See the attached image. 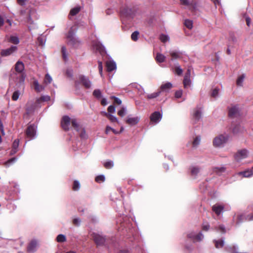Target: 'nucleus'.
<instances>
[{"mask_svg":"<svg viewBox=\"0 0 253 253\" xmlns=\"http://www.w3.org/2000/svg\"><path fill=\"white\" fill-rule=\"evenodd\" d=\"M15 70L16 73H13L10 77V83L12 81L15 82L17 88H20L24 85L25 75L23 72L24 70V65L22 61H18L15 65Z\"/></svg>","mask_w":253,"mask_h":253,"instance_id":"nucleus-1","label":"nucleus"},{"mask_svg":"<svg viewBox=\"0 0 253 253\" xmlns=\"http://www.w3.org/2000/svg\"><path fill=\"white\" fill-rule=\"evenodd\" d=\"M91 237L97 246H104L109 250L112 247L116 248L117 246V243L114 242L112 239L107 238L102 234L92 233Z\"/></svg>","mask_w":253,"mask_h":253,"instance_id":"nucleus-2","label":"nucleus"},{"mask_svg":"<svg viewBox=\"0 0 253 253\" xmlns=\"http://www.w3.org/2000/svg\"><path fill=\"white\" fill-rule=\"evenodd\" d=\"M71 123L74 128L77 131H79L80 125H79L77 119H72L71 120V118L68 116H64L63 117L61 122V125L64 130L67 131L69 130V127Z\"/></svg>","mask_w":253,"mask_h":253,"instance_id":"nucleus-3","label":"nucleus"},{"mask_svg":"<svg viewBox=\"0 0 253 253\" xmlns=\"http://www.w3.org/2000/svg\"><path fill=\"white\" fill-rule=\"evenodd\" d=\"M77 30L76 28L72 27L66 37L68 44L74 47H77L81 43V41L75 35Z\"/></svg>","mask_w":253,"mask_h":253,"instance_id":"nucleus-4","label":"nucleus"},{"mask_svg":"<svg viewBox=\"0 0 253 253\" xmlns=\"http://www.w3.org/2000/svg\"><path fill=\"white\" fill-rule=\"evenodd\" d=\"M229 136L227 134H220L215 137L213 140V145L215 147H220L227 141Z\"/></svg>","mask_w":253,"mask_h":253,"instance_id":"nucleus-5","label":"nucleus"},{"mask_svg":"<svg viewBox=\"0 0 253 253\" xmlns=\"http://www.w3.org/2000/svg\"><path fill=\"white\" fill-rule=\"evenodd\" d=\"M187 237L190 239L194 243L195 242H201L204 238V236L201 232L197 234L195 231H191L187 234Z\"/></svg>","mask_w":253,"mask_h":253,"instance_id":"nucleus-6","label":"nucleus"},{"mask_svg":"<svg viewBox=\"0 0 253 253\" xmlns=\"http://www.w3.org/2000/svg\"><path fill=\"white\" fill-rule=\"evenodd\" d=\"M249 152L246 149L238 150L234 155V158L237 162H240L242 160L246 158L248 156Z\"/></svg>","mask_w":253,"mask_h":253,"instance_id":"nucleus-7","label":"nucleus"},{"mask_svg":"<svg viewBox=\"0 0 253 253\" xmlns=\"http://www.w3.org/2000/svg\"><path fill=\"white\" fill-rule=\"evenodd\" d=\"M26 134L29 140L35 138L36 135V126L34 125H29L26 129Z\"/></svg>","mask_w":253,"mask_h":253,"instance_id":"nucleus-8","label":"nucleus"},{"mask_svg":"<svg viewBox=\"0 0 253 253\" xmlns=\"http://www.w3.org/2000/svg\"><path fill=\"white\" fill-rule=\"evenodd\" d=\"M135 11L133 8L126 6L121 10L122 16L126 17H132L134 15Z\"/></svg>","mask_w":253,"mask_h":253,"instance_id":"nucleus-9","label":"nucleus"},{"mask_svg":"<svg viewBox=\"0 0 253 253\" xmlns=\"http://www.w3.org/2000/svg\"><path fill=\"white\" fill-rule=\"evenodd\" d=\"M229 117L232 118H235L240 115V110L237 105L233 106L229 109Z\"/></svg>","mask_w":253,"mask_h":253,"instance_id":"nucleus-10","label":"nucleus"},{"mask_svg":"<svg viewBox=\"0 0 253 253\" xmlns=\"http://www.w3.org/2000/svg\"><path fill=\"white\" fill-rule=\"evenodd\" d=\"M38 247V242L36 239H33L29 243L27 250L29 253H33L35 252Z\"/></svg>","mask_w":253,"mask_h":253,"instance_id":"nucleus-11","label":"nucleus"},{"mask_svg":"<svg viewBox=\"0 0 253 253\" xmlns=\"http://www.w3.org/2000/svg\"><path fill=\"white\" fill-rule=\"evenodd\" d=\"M202 108L197 107L193 111V120L195 123H196L202 118Z\"/></svg>","mask_w":253,"mask_h":253,"instance_id":"nucleus-12","label":"nucleus"},{"mask_svg":"<svg viewBox=\"0 0 253 253\" xmlns=\"http://www.w3.org/2000/svg\"><path fill=\"white\" fill-rule=\"evenodd\" d=\"M17 49V47L15 45H12L10 47L3 49L0 52V55L2 56H7L13 52H15Z\"/></svg>","mask_w":253,"mask_h":253,"instance_id":"nucleus-13","label":"nucleus"},{"mask_svg":"<svg viewBox=\"0 0 253 253\" xmlns=\"http://www.w3.org/2000/svg\"><path fill=\"white\" fill-rule=\"evenodd\" d=\"M79 79L81 83H82L86 88L88 89L91 87V83L88 78L84 75H80L79 76Z\"/></svg>","mask_w":253,"mask_h":253,"instance_id":"nucleus-14","label":"nucleus"},{"mask_svg":"<svg viewBox=\"0 0 253 253\" xmlns=\"http://www.w3.org/2000/svg\"><path fill=\"white\" fill-rule=\"evenodd\" d=\"M224 205L219 203L215 204L212 207V211L217 215H219L223 212Z\"/></svg>","mask_w":253,"mask_h":253,"instance_id":"nucleus-15","label":"nucleus"},{"mask_svg":"<svg viewBox=\"0 0 253 253\" xmlns=\"http://www.w3.org/2000/svg\"><path fill=\"white\" fill-rule=\"evenodd\" d=\"M162 118V114L160 112L155 111L150 116V120L152 122L156 124L159 123Z\"/></svg>","mask_w":253,"mask_h":253,"instance_id":"nucleus-16","label":"nucleus"},{"mask_svg":"<svg viewBox=\"0 0 253 253\" xmlns=\"http://www.w3.org/2000/svg\"><path fill=\"white\" fill-rule=\"evenodd\" d=\"M244 220L252 221L253 220V213L252 214H248L245 215L244 214H240L238 216L237 221L236 223L239 224Z\"/></svg>","mask_w":253,"mask_h":253,"instance_id":"nucleus-17","label":"nucleus"},{"mask_svg":"<svg viewBox=\"0 0 253 253\" xmlns=\"http://www.w3.org/2000/svg\"><path fill=\"white\" fill-rule=\"evenodd\" d=\"M107 71L111 72L116 69L117 66L115 62L113 60L107 61L106 63Z\"/></svg>","mask_w":253,"mask_h":253,"instance_id":"nucleus-18","label":"nucleus"},{"mask_svg":"<svg viewBox=\"0 0 253 253\" xmlns=\"http://www.w3.org/2000/svg\"><path fill=\"white\" fill-rule=\"evenodd\" d=\"M172 87V84L169 82H168L161 85L160 90L159 91H161V92L162 91L169 92Z\"/></svg>","mask_w":253,"mask_h":253,"instance_id":"nucleus-19","label":"nucleus"},{"mask_svg":"<svg viewBox=\"0 0 253 253\" xmlns=\"http://www.w3.org/2000/svg\"><path fill=\"white\" fill-rule=\"evenodd\" d=\"M140 120V118L138 117H128L126 120V123L130 125L133 126L137 124Z\"/></svg>","mask_w":253,"mask_h":253,"instance_id":"nucleus-20","label":"nucleus"},{"mask_svg":"<svg viewBox=\"0 0 253 253\" xmlns=\"http://www.w3.org/2000/svg\"><path fill=\"white\" fill-rule=\"evenodd\" d=\"M19 144V139H15L13 142L12 149L10 152V155H13L18 151V148Z\"/></svg>","mask_w":253,"mask_h":253,"instance_id":"nucleus-21","label":"nucleus"},{"mask_svg":"<svg viewBox=\"0 0 253 253\" xmlns=\"http://www.w3.org/2000/svg\"><path fill=\"white\" fill-rule=\"evenodd\" d=\"M169 53L171 57V60L173 59H178L181 57L180 52L176 50H170L169 51Z\"/></svg>","mask_w":253,"mask_h":253,"instance_id":"nucleus-22","label":"nucleus"},{"mask_svg":"<svg viewBox=\"0 0 253 253\" xmlns=\"http://www.w3.org/2000/svg\"><path fill=\"white\" fill-rule=\"evenodd\" d=\"M81 10L80 6H77L71 9L69 14V18L71 19V16L76 15Z\"/></svg>","mask_w":253,"mask_h":253,"instance_id":"nucleus-23","label":"nucleus"},{"mask_svg":"<svg viewBox=\"0 0 253 253\" xmlns=\"http://www.w3.org/2000/svg\"><path fill=\"white\" fill-rule=\"evenodd\" d=\"M35 90L37 92H41L44 90V87L42 85H40L38 80H35L33 82Z\"/></svg>","mask_w":253,"mask_h":253,"instance_id":"nucleus-24","label":"nucleus"},{"mask_svg":"<svg viewBox=\"0 0 253 253\" xmlns=\"http://www.w3.org/2000/svg\"><path fill=\"white\" fill-rule=\"evenodd\" d=\"M191 174L192 176L196 177L200 171V168L197 166L190 167Z\"/></svg>","mask_w":253,"mask_h":253,"instance_id":"nucleus-25","label":"nucleus"},{"mask_svg":"<svg viewBox=\"0 0 253 253\" xmlns=\"http://www.w3.org/2000/svg\"><path fill=\"white\" fill-rule=\"evenodd\" d=\"M213 170L214 172L220 175L225 171L226 168L224 167H214Z\"/></svg>","mask_w":253,"mask_h":253,"instance_id":"nucleus-26","label":"nucleus"},{"mask_svg":"<svg viewBox=\"0 0 253 253\" xmlns=\"http://www.w3.org/2000/svg\"><path fill=\"white\" fill-rule=\"evenodd\" d=\"M240 174L242 175L245 177H249L253 174V167L251 169L241 172Z\"/></svg>","mask_w":253,"mask_h":253,"instance_id":"nucleus-27","label":"nucleus"},{"mask_svg":"<svg viewBox=\"0 0 253 253\" xmlns=\"http://www.w3.org/2000/svg\"><path fill=\"white\" fill-rule=\"evenodd\" d=\"M166 57L162 53H157L155 59L158 63H163L165 61Z\"/></svg>","mask_w":253,"mask_h":253,"instance_id":"nucleus-28","label":"nucleus"},{"mask_svg":"<svg viewBox=\"0 0 253 253\" xmlns=\"http://www.w3.org/2000/svg\"><path fill=\"white\" fill-rule=\"evenodd\" d=\"M92 95L98 100L101 99L102 97V92L99 89H95L94 90L92 93Z\"/></svg>","mask_w":253,"mask_h":253,"instance_id":"nucleus-29","label":"nucleus"},{"mask_svg":"<svg viewBox=\"0 0 253 253\" xmlns=\"http://www.w3.org/2000/svg\"><path fill=\"white\" fill-rule=\"evenodd\" d=\"M213 242L215 244V246L216 248H222L224 245V239H221L218 240H214Z\"/></svg>","mask_w":253,"mask_h":253,"instance_id":"nucleus-30","label":"nucleus"},{"mask_svg":"<svg viewBox=\"0 0 253 253\" xmlns=\"http://www.w3.org/2000/svg\"><path fill=\"white\" fill-rule=\"evenodd\" d=\"M102 113H103L112 122H118V119L117 117L115 116H113L111 114H110L108 113H106L105 112H103Z\"/></svg>","mask_w":253,"mask_h":253,"instance_id":"nucleus-31","label":"nucleus"},{"mask_svg":"<svg viewBox=\"0 0 253 253\" xmlns=\"http://www.w3.org/2000/svg\"><path fill=\"white\" fill-rule=\"evenodd\" d=\"M61 52L62 54V57L65 61H66L68 59V54L67 52L66 48L65 46H63L61 48Z\"/></svg>","mask_w":253,"mask_h":253,"instance_id":"nucleus-32","label":"nucleus"},{"mask_svg":"<svg viewBox=\"0 0 253 253\" xmlns=\"http://www.w3.org/2000/svg\"><path fill=\"white\" fill-rule=\"evenodd\" d=\"M219 91V88L218 87H215L213 89L211 92V96L214 98H217L218 97Z\"/></svg>","mask_w":253,"mask_h":253,"instance_id":"nucleus-33","label":"nucleus"},{"mask_svg":"<svg viewBox=\"0 0 253 253\" xmlns=\"http://www.w3.org/2000/svg\"><path fill=\"white\" fill-rule=\"evenodd\" d=\"M193 21L189 19H185L184 20V24L189 29H192L193 28Z\"/></svg>","mask_w":253,"mask_h":253,"instance_id":"nucleus-34","label":"nucleus"},{"mask_svg":"<svg viewBox=\"0 0 253 253\" xmlns=\"http://www.w3.org/2000/svg\"><path fill=\"white\" fill-rule=\"evenodd\" d=\"M17 160L16 157H13L9 159L7 161L4 163V165L5 167H8L10 164L14 163Z\"/></svg>","mask_w":253,"mask_h":253,"instance_id":"nucleus-35","label":"nucleus"},{"mask_svg":"<svg viewBox=\"0 0 253 253\" xmlns=\"http://www.w3.org/2000/svg\"><path fill=\"white\" fill-rule=\"evenodd\" d=\"M191 84V81L190 78H188V76H185L183 80V84L185 88L190 86Z\"/></svg>","mask_w":253,"mask_h":253,"instance_id":"nucleus-36","label":"nucleus"},{"mask_svg":"<svg viewBox=\"0 0 253 253\" xmlns=\"http://www.w3.org/2000/svg\"><path fill=\"white\" fill-rule=\"evenodd\" d=\"M161 93V91H157L156 92L147 95V97L149 99H153L158 96Z\"/></svg>","mask_w":253,"mask_h":253,"instance_id":"nucleus-37","label":"nucleus"},{"mask_svg":"<svg viewBox=\"0 0 253 253\" xmlns=\"http://www.w3.org/2000/svg\"><path fill=\"white\" fill-rule=\"evenodd\" d=\"M161 41L164 43L168 41H169V38L168 35H165L164 34H162L160 36L159 38Z\"/></svg>","mask_w":253,"mask_h":253,"instance_id":"nucleus-38","label":"nucleus"},{"mask_svg":"<svg viewBox=\"0 0 253 253\" xmlns=\"http://www.w3.org/2000/svg\"><path fill=\"white\" fill-rule=\"evenodd\" d=\"M78 132H79V134L81 138L86 139L87 138V135L84 128H82L80 126L79 131Z\"/></svg>","mask_w":253,"mask_h":253,"instance_id":"nucleus-39","label":"nucleus"},{"mask_svg":"<svg viewBox=\"0 0 253 253\" xmlns=\"http://www.w3.org/2000/svg\"><path fill=\"white\" fill-rule=\"evenodd\" d=\"M245 78V75L242 74L241 76L238 77V78L237 80V84L238 86H242L243 82L244 80V79Z\"/></svg>","mask_w":253,"mask_h":253,"instance_id":"nucleus-40","label":"nucleus"},{"mask_svg":"<svg viewBox=\"0 0 253 253\" xmlns=\"http://www.w3.org/2000/svg\"><path fill=\"white\" fill-rule=\"evenodd\" d=\"M201 142V136L200 135L196 136L193 141V147H197L198 146Z\"/></svg>","mask_w":253,"mask_h":253,"instance_id":"nucleus-41","label":"nucleus"},{"mask_svg":"<svg viewBox=\"0 0 253 253\" xmlns=\"http://www.w3.org/2000/svg\"><path fill=\"white\" fill-rule=\"evenodd\" d=\"M9 42L14 43V44H18L19 42V40L18 37L17 36H10L9 39Z\"/></svg>","mask_w":253,"mask_h":253,"instance_id":"nucleus-42","label":"nucleus"},{"mask_svg":"<svg viewBox=\"0 0 253 253\" xmlns=\"http://www.w3.org/2000/svg\"><path fill=\"white\" fill-rule=\"evenodd\" d=\"M66 236L63 234H59L56 237V241L58 242L62 243L66 241Z\"/></svg>","mask_w":253,"mask_h":253,"instance_id":"nucleus-43","label":"nucleus"},{"mask_svg":"<svg viewBox=\"0 0 253 253\" xmlns=\"http://www.w3.org/2000/svg\"><path fill=\"white\" fill-rule=\"evenodd\" d=\"M80 188V184L79 181L78 180H75L74 181L73 186V189L74 191H78Z\"/></svg>","mask_w":253,"mask_h":253,"instance_id":"nucleus-44","label":"nucleus"},{"mask_svg":"<svg viewBox=\"0 0 253 253\" xmlns=\"http://www.w3.org/2000/svg\"><path fill=\"white\" fill-rule=\"evenodd\" d=\"M126 109L125 107H123L118 112V114L120 116L123 117L126 114Z\"/></svg>","mask_w":253,"mask_h":253,"instance_id":"nucleus-45","label":"nucleus"},{"mask_svg":"<svg viewBox=\"0 0 253 253\" xmlns=\"http://www.w3.org/2000/svg\"><path fill=\"white\" fill-rule=\"evenodd\" d=\"M20 94V93L19 90L15 91L12 94V99L13 101H16L18 99Z\"/></svg>","mask_w":253,"mask_h":253,"instance_id":"nucleus-46","label":"nucleus"},{"mask_svg":"<svg viewBox=\"0 0 253 253\" xmlns=\"http://www.w3.org/2000/svg\"><path fill=\"white\" fill-rule=\"evenodd\" d=\"M139 34V32L137 31L133 32L131 35V39L133 41H136L138 40Z\"/></svg>","mask_w":253,"mask_h":253,"instance_id":"nucleus-47","label":"nucleus"},{"mask_svg":"<svg viewBox=\"0 0 253 253\" xmlns=\"http://www.w3.org/2000/svg\"><path fill=\"white\" fill-rule=\"evenodd\" d=\"M175 72L178 76L181 75L182 74L183 70L179 65H176L175 66Z\"/></svg>","mask_w":253,"mask_h":253,"instance_id":"nucleus-48","label":"nucleus"},{"mask_svg":"<svg viewBox=\"0 0 253 253\" xmlns=\"http://www.w3.org/2000/svg\"><path fill=\"white\" fill-rule=\"evenodd\" d=\"M105 180V177L104 175H99L96 177L95 181L97 182H103Z\"/></svg>","mask_w":253,"mask_h":253,"instance_id":"nucleus-49","label":"nucleus"},{"mask_svg":"<svg viewBox=\"0 0 253 253\" xmlns=\"http://www.w3.org/2000/svg\"><path fill=\"white\" fill-rule=\"evenodd\" d=\"M113 162L111 161H109L104 163V166L106 169H110L113 167Z\"/></svg>","mask_w":253,"mask_h":253,"instance_id":"nucleus-50","label":"nucleus"},{"mask_svg":"<svg viewBox=\"0 0 253 253\" xmlns=\"http://www.w3.org/2000/svg\"><path fill=\"white\" fill-rule=\"evenodd\" d=\"M215 229L217 231H220L223 233H225V228L223 225H219L217 227H215Z\"/></svg>","mask_w":253,"mask_h":253,"instance_id":"nucleus-51","label":"nucleus"},{"mask_svg":"<svg viewBox=\"0 0 253 253\" xmlns=\"http://www.w3.org/2000/svg\"><path fill=\"white\" fill-rule=\"evenodd\" d=\"M81 220L80 218H75L73 220V224L76 226H79L81 224Z\"/></svg>","mask_w":253,"mask_h":253,"instance_id":"nucleus-52","label":"nucleus"},{"mask_svg":"<svg viewBox=\"0 0 253 253\" xmlns=\"http://www.w3.org/2000/svg\"><path fill=\"white\" fill-rule=\"evenodd\" d=\"M98 69H99V74L100 75V76L101 77H102L103 76V65H102V62L100 61H98Z\"/></svg>","mask_w":253,"mask_h":253,"instance_id":"nucleus-53","label":"nucleus"},{"mask_svg":"<svg viewBox=\"0 0 253 253\" xmlns=\"http://www.w3.org/2000/svg\"><path fill=\"white\" fill-rule=\"evenodd\" d=\"M52 78L48 74H46L45 77L44 83L46 84H50Z\"/></svg>","mask_w":253,"mask_h":253,"instance_id":"nucleus-54","label":"nucleus"},{"mask_svg":"<svg viewBox=\"0 0 253 253\" xmlns=\"http://www.w3.org/2000/svg\"><path fill=\"white\" fill-rule=\"evenodd\" d=\"M210 228V225L208 223H204L202 225V229L204 231H208Z\"/></svg>","mask_w":253,"mask_h":253,"instance_id":"nucleus-55","label":"nucleus"},{"mask_svg":"<svg viewBox=\"0 0 253 253\" xmlns=\"http://www.w3.org/2000/svg\"><path fill=\"white\" fill-rule=\"evenodd\" d=\"M182 95V90H178L175 92V97L177 98H179Z\"/></svg>","mask_w":253,"mask_h":253,"instance_id":"nucleus-56","label":"nucleus"},{"mask_svg":"<svg viewBox=\"0 0 253 253\" xmlns=\"http://www.w3.org/2000/svg\"><path fill=\"white\" fill-rule=\"evenodd\" d=\"M181 3L186 6L191 5V3L189 0H180Z\"/></svg>","mask_w":253,"mask_h":253,"instance_id":"nucleus-57","label":"nucleus"},{"mask_svg":"<svg viewBox=\"0 0 253 253\" xmlns=\"http://www.w3.org/2000/svg\"><path fill=\"white\" fill-rule=\"evenodd\" d=\"M50 99V97L48 95H43L41 97L40 100L43 101H47Z\"/></svg>","mask_w":253,"mask_h":253,"instance_id":"nucleus-58","label":"nucleus"},{"mask_svg":"<svg viewBox=\"0 0 253 253\" xmlns=\"http://www.w3.org/2000/svg\"><path fill=\"white\" fill-rule=\"evenodd\" d=\"M115 107L114 105H110L108 108V111L110 113H114L115 112Z\"/></svg>","mask_w":253,"mask_h":253,"instance_id":"nucleus-59","label":"nucleus"},{"mask_svg":"<svg viewBox=\"0 0 253 253\" xmlns=\"http://www.w3.org/2000/svg\"><path fill=\"white\" fill-rule=\"evenodd\" d=\"M133 85L138 90L141 94H143L144 92L143 88H142L140 85L136 84H134Z\"/></svg>","mask_w":253,"mask_h":253,"instance_id":"nucleus-60","label":"nucleus"},{"mask_svg":"<svg viewBox=\"0 0 253 253\" xmlns=\"http://www.w3.org/2000/svg\"><path fill=\"white\" fill-rule=\"evenodd\" d=\"M111 98L114 99L115 103L119 104V105H120L122 103L121 100L120 98H119L118 97H117L115 96H112Z\"/></svg>","mask_w":253,"mask_h":253,"instance_id":"nucleus-61","label":"nucleus"},{"mask_svg":"<svg viewBox=\"0 0 253 253\" xmlns=\"http://www.w3.org/2000/svg\"><path fill=\"white\" fill-rule=\"evenodd\" d=\"M245 18L246 19V24H247V26L248 27H250V24H251V18L249 17V16H248L247 15H245Z\"/></svg>","mask_w":253,"mask_h":253,"instance_id":"nucleus-62","label":"nucleus"},{"mask_svg":"<svg viewBox=\"0 0 253 253\" xmlns=\"http://www.w3.org/2000/svg\"><path fill=\"white\" fill-rule=\"evenodd\" d=\"M38 41L40 43V45H42L45 43V40L42 39V37H39L38 38Z\"/></svg>","mask_w":253,"mask_h":253,"instance_id":"nucleus-63","label":"nucleus"},{"mask_svg":"<svg viewBox=\"0 0 253 253\" xmlns=\"http://www.w3.org/2000/svg\"><path fill=\"white\" fill-rule=\"evenodd\" d=\"M66 74L69 77H72L73 76V71L72 70L68 69L66 71Z\"/></svg>","mask_w":253,"mask_h":253,"instance_id":"nucleus-64","label":"nucleus"}]
</instances>
